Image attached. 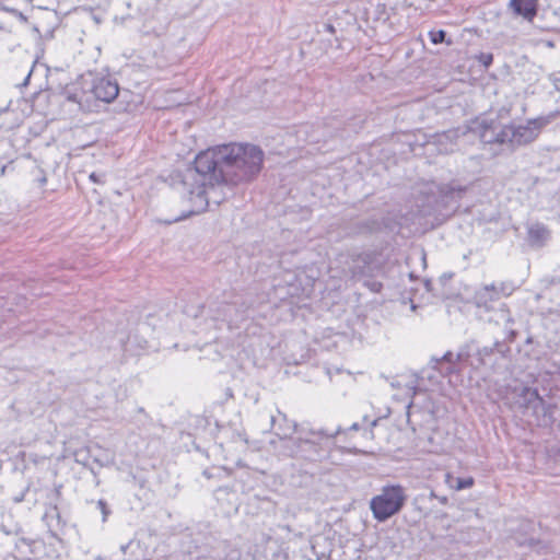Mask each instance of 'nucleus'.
<instances>
[{
    "label": "nucleus",
    "instance_id": "obj_3",
    "mask_svg": "<svg viewBox=\"0 0 560 560\" xmlns=\"http://www.w3.org/2000/svg\"><path fill=\"white\" fill-rule=\"evenodd\" d=\"M549 124L545 117L528 120L525 125L508 126L502 130L500 142L509 141L513 144H525L534 141L541 129Z\"/></svg>",
    "mask_w": 560,
    "mask_h": 560
},
{
    "label": "nucleus",
    "instance_id": "obj_6",
    "mask_svg": "<svg viewBox=\"0 0 560 560\" xmlns=\"http://www.w3.org/2000/svg\"><path fill=\"white\" fill-rule=\"evenodd\" d=\"M550 233L542 224L535 223L528 229V242L532 246L541 247L549 240Z\"/></svg>",
    "mask_w": 560,
    "mask_h": 560
},
{
    "label": "nucleus",
    "instance_id": "obj_2",
    "mask_svg": "<svg viewBox=\"0 0 560 560\" xmlns=\"http://www.w3.org/2000/svg\"><path fill=\"white\" fill-rule=\"evenodd\" d=\"M407 500L405 488L400 485H389L382 488L380 494L372 498L370 509L378 522H385L397 514Z\"/></svg>",
    "mask_w": 560,
    "mask_h": 560
},
{
    "label": "nucleus",
    "instance_id": "obj_5",
    "mask_svg": "<svg viewBox=\"0 0 560 560\" xmlns=\"http://www.w3.org/2000/svg\"><path fill=\"white\" fill-rule=\"evenodd\" d=\"M537 0H510L513 13L532 21L536 15Z\"/></svg>",
    "mask_w": 560,
    "mask_h": 560
},
{
    "label": "nucleus",
    "instance_id": "obj_7",
    "mask_svg": "<svg viewBox=\"0 0 560 560\" xmlns=\"http://www.w3.org/2000/svg\"><path fill=\"white\" fill-rule=\"evenodd\" d=\"M445 482L450 488L459 491L471 488L475 483V480L472 477L454 478V476L451 472H447L445 475Z\"/></svg>",
    "mask_w": 560,
    "mask_h": 560
},
{
    "label": "nucleus",
    "instance_id": "obj_9",
    "mask_svg": "<svg viewBox=\"0 0 560 560\" xmlns=\"http://www.w3.org/2000/svg\"><path fill=\"white\" fill-rule=\"evenodd\" d=\"M430 39L433 44H440L444 42L445 39V32L444 31H431L429 33Z\"/></svg>",
    "mask_w": 560,
    "mask_h": 560
},
{
    "label": "nucleus",
    "instance_id": "obj_1",
    "mask_svg": "<svg viewBox=\"0 0 560 560\" xmlns=\"http://www.w3.org/2000/svg\"><path fill=\"white\" fill-rule=\"evenodd\" d=\"M264 152L254 144L229 143L199 153L195 170L189 171L184 184H196L190 195L200 199L201 206L220 202L217 192L223 186L250 182L261 171Z\"/></svg>",
    "mask_w": 560,
    "mask_h": 560
},
{
    "label": "nucleus",
    "instance_id": "obj_14",
    "mask_svg": "<svg viewBox=\"0 0 560 560\" xmlns=\"http://www.w3.org/2000/svg\"><path fill=\"white\" fill-rule=\"evenodd\" d=\"M90 179L93 180L94 183H101L102 182L96 173H92L90 175Z\"/></svg>",
    "mask_w": 560,
    "mask_h": 560
},
{
    "label": "nucleus",
    "instance_id": "obj_12",
    "mask_svg": "<svg viewBox=\"0 0 560 560\" xmlns=\"http://www.w3.org/2000/svg\"><path fill=\"white\" fill-rule=\"evenodd\" d=\"M458 359H459V355H456V358H455L452 352H447L443 357V360L448 361V362H454L455 360H458Z\"/></svg>",
    "mask_w": 560,
    "mask_h": 560
},
{
    "label": "nucleus",
    "instance_id": "obj_4",
    "mask_svg": "<svg viewBox=\"0 0 560 560\" xmlns=\"http://www.w3.org/2000/svg\"><path fill=\"white\" fill-rule=\"evenodd\" d=\"M92 93L96 100L112 103L119 93L118 83L107 77L96 78L92 85Z\"/></svg>",
    "mask_w": 560,
    "mask_h": 560
},
{
    "label": "nucleus",
    "instance_id": "obj_13",
    "mask_svg": "<svg viewBox=\"0 0 560 560\" xmlns=\"http://www.w3.org/2000/svg\"><path fill=\"white\" fill-rule=\"evenodd\" d=\"M98 505L103 512V515H104V520L106 518V515H107V511H106V504L101 500L98 501Z\"/></svg>",
    "mask_w": 560,
    "mask_h": 560
},
{
    "label": "nucleus",
    "instance_id": "obj_16",
    "mask_svg": "<svg viewBox=\"0 0 560 560\" xmlns=\"http://www.w3.org/2000/svg\"><path fill=\"white\" fill-rule=\"evenodd\" d=\"M492 60V57L491 56H487L486 59H485V65L488 66Z\"/></svg>",
    "mask_w": 560,
    "mask_h": 560
},
{
    "label": "nucleus",
    "instance_id": "obj_10",
    "mask_svg": "<svg viewBox=\"0 0 560 560\" xmlns=\"http://www.w3.org/2000/svg\"><path fill=\"white\" fill-rule=\"evenodd\" d=\"M491 293H494L493 288L485 287L478 291L477 299H478V301L481 302L483 299L487 298L488 294H491Z\"/></svg>",
    "mask_w": 560,
    "mask_h": 560
},
{
    "label": "nucleus",
    "instance_id": "obj_15",
    "mask_svg": "<svg viewBox=\"0 0 560 560\" xmlns=\"http://www.w3.org/2000/svg\"><path fill=\"white\" fill-rule=\"evenodd\" d=\"M68 98H69L70 101L77 102L81 107H83L82 101H81V100H78L75 96H74V97H72V96H68Z\"/></svg>",
    "mask_w": 560,
    "mask_h": 560
},
{
    "label": "nucleus",
    "instance_id": "obj_11",
    "mask_svg": "<svg viewBox=\"0 0 560 560\" xmlns=\"http://www.w3.org/2000/svg\"><path fill=\"white\" fill-rule=\"evenodd\" d=\"M192 212H194V211H192V210H190V211H189V212H187V213H183V214H182V215H179V217H176V218H173V219H170V220H165L164 222H165L166 224H171V223H174V222H178V221H180V220H183V219L187 218V217H188L190 213H192Z\"/></svg>",
    "mask_w": 560,
    "mask_h": 560
},
{
    "label": "nucleus",
    "instance_id": "obj_8",
    "mask_svg": "<svg viewBox=\"0 0 560 560\" xmlns=\"http://www.w3.org/2000/svg\"><path fill=\"white\" fill-rule=\"evenodd\" d=\"M522 392L528 402H532V400L540 401V397L536 389L524 387Z\"/></svg>",
    "mask_w": 560,
    "mask_h": 560
}]
</instances>
